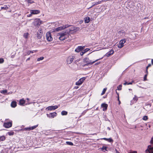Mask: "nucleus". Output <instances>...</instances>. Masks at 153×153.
Masks as SVG:
<instances>
[{"label":"nucleus","mask_w":153,"mask_h":153,"mask_svg":"<svg viewBox=\"0 0 153 153\" xmlns=\"http://www.w3.org/2000/svg\"><path fill=\"white\" fill-rule=\"evenodd\" d=\"M66 32H62L58 33V36H59V39L61 40H64L69 37V36L70 35Z\"/></svg>","instance_id":"f257e3e1"},{"label":"nucleus","mask_w":153,"mask_h":153,"mask_svg":"<svg viewBox=\"0 0 153 153\" xmlns=\"http://www.w3.org/2000/svg\"><path fill=\"white\" fill-rule=\"evenodd\" d=\"M102 57L101 58L99 59H97L94 61L91 62V60H89L88 58H86L83 59V61L84 62H85V63H87V64L85 65V66H88L89 65H91L93 64V63H94V62H95L96 61H97L99 59H102Z\"/></svg>","instance_id":"f03ea898"},{"label":"nucleus","mask_w":153,"mask_h":153,"mask_svg":"<svg viewBox=\"0 0 153 153\" xmlns=\"http://www.w3.org/2000/svg\"><path fill=\"white\" fill-rule=\"evenodd\" d=\"M70 26H71L70 25H68L62 26L54 29V31H59L65 28L69 27Z\"/></svg>","instance_id":"7ed1b4c3"},{"label":"nucleus","mask_w":153,"mask_h":153,"mask_svg":"<svg viewBox=\"0 0 153 153\" xmlns=\"http://www.w3.org/2000/svg\"><path fill=\"white\" fill-rule=\"evenodd\" d=\"M126 40L125 39H121L119 42V43L117 45L118 47L120 48L124 46V44L126 42Z\"/></svg>","instance_id":"20e7f679"},{"label":"nucleus","mask_w":153,"mask_h":153,"mask_svg":"<svg viewBox=\"0 0 153 153\" xmlns=\"http://www.w3.org/2000/svg\"><path fill=\"white\" fill-rule=\"evenodd\" d=\"M33 25L36 26H38L41 24V21L39 19H35L33 22Z\"/></svg>","instance_id":"39448f33"},{"label":"nucleus","mask_w":153,"mask_h":153,"mask_svg":"<svg viewBox=\"0 0 153 153\" xmlns=\"http://www.w3.org/2000/svg\"><path fill=\"white\" fill-rule=\"evenodd\" d=\"M46 36L48 41L50 42L52 40L53 38L51 37V33L50 32H47L46 34Z\"/></svg>","instance_id":"423d86ee"},{"label":"nucleus","mask_w":153,"mask_h":153,"mask_svg":"<svg viewBox=\"0 0 153 153\" xmlns=\"http://www.w3.org/2000/svg\"><path fill=\"white\" fill-rule=\"evenodd\" d=\"M58 108V106L57 105L51 106L47 107L46 108V109L48 111L53 110L57 109Z\"/></svg>","instance_id":"0eeeda50"},{"label":"nucleus","mask_w":153,"mask_h":153,"mask_svg":"<svg viewBox=\"0 0 153 153\" xmlns=\"http://www.w3.org/2000/svg\"><path fill=\"white\" fill-rule=\"evenodd\" d=\"M42 30H39L37 32V37L38 39H40L42 36V33L41 32ZM40 42H41V41L40 40H39Z\"/></svg>","instance_id":"6e6552de"},{"label":"nucleus","mask_w":153,"mask_h":153,"mask_svg":"<svg viewBox=\"0 0 153 153\" xmlns=\"http://www.w3.org/2000/svg\"><path fill=\"white\" fill-rule=\"evenodd\" d=\"M74 59L73 56H69L68 57L67 59V62L68 64H71Z\"/></svg>","instance_id":"1a4fd4ad"},{"label":"nucleus","mask_w":153,"mask_h":153,"mask_svg":"<svg viewBox=\"0 0 153 153\" xmlns=\"http://www.w3.org/2000/svg\"><path fill=\"white\" fill-rule=\"evenodd\" d=\"M85 78L83 77L80 78L79 80L76 83V85H81L85 80Z\"/></svg>","instance_id":"9d476101"},{"label":"nucleus","mask_w":153,"mask_h":153,"mask_svg":"<svg viewBox=\"0 0 153 153\" xmlns=\"http://www.w3.org/2000/svg\"><path fill=\"white\" fill-rule=\"evenodd\" d=\"M12 122H9L5 123L4 124V126L5 127L7 128H9L12 126Z\"/></svg>","instance_id":"9b49d317"},{"label":"nucleus","mask_w":153,"mask_h":153,"mask_svg":"<svg viewBox=\"0 0 153 153\" xmlns=\"http://www.w3.org/2000/svg\"><path fill=\"white\" fill-rule=\"evenodd\" d=\"M38 125L34 126L31 127L26 128H24V130L26 131H30L33 130L36 128L38 126Z\"/></svg>","instance_id":"f8f14e48"},{"label":"nucleus","mask_w":153,"mask_h":153,"mask_svg":"<svg viewBox=\"0 0 153 153\" xmlns=\"http://www.w3.org/2000/svg\"><path fill=\"white\" fill-rule=\"evenodd\" d=\"M85 48V46H78L76 49H75V51L76 52H79L80 51H81L82 50L84 49Z\"/></svg>","instance_id":"ddd939ff"},{"label":"nucleus","mask_w":153,"mask_h":153,"mask_svg":"<svg viewBox=\"0 0 153 153\" xmlns=\"http://www.w3.org/2000/svg\"><path fill=\"white\" fill-rule=\"evenodd\" d=\"M57 113L56 112H53L50 113L49 114H47V115L48 117L50 118H53L55 116H56Z\"/></svg>","instance_id":"4468645a"},{"label":"nucleus","mask_w":153,"mask_h":153,"mask_svg":"<svg viewBox=\"0 0 153 153\" xmlns=\"http://www.w3.org/2000/svg\"><path fill=\"white\" fill-rule=\"evenodd\" d=\"M40 11L37 10H31L30 11V13L31 14H36L40 13Z\"/></svg>","instance_id":"2eb2a0df"},{"label":"nucleus","mask_w":153,"mask_h":153,"mask_svg":"<svg viewBox=\"0 0 153 153\" xmlns=\"http://www.w3.org/2000/svg\"><path fill=\"white\" fill-rule=\"evenodd\" d=\"M101 106L103 108V111H105L107 109L108 105L105 103H102L101 104Z\"/></svg>","instance_id":"dca6fc26"},{"label":"nucleus","mask_w":153,"mask_h":153,"mask_svg":"<svg viewBox=\"0 0 153 153\" xmlns=\"http://www.w3.org/2000/svg\"><path fill=\"white\" fill-rule=\"evenodd\" d=\"M103 1L102 0V1H99L98 2H94V3H93V4L91 7H89L88 8V9L91 8V7H92L93 6H94L97 5V4H101Z\"/></svg>","instance_id":"f3484780"},{"label":"nucleus","mask_w":153,"mask_h":153,"mask_svg":"<svg viewBox=\"0 0 153 153\" xmlns=\"http://www.w3.org/2000/svg\"><path fill=\"white\" fill-rule=\"evenodd\" d=\"M118 34L120 36H123L125 35V32L124 30H121L118 31Z\"/></svg>","instance_id":"a211bd4d"},{"label":"nucleus","mask_w":153,"mask_h":153,"mask_svg":"<svg viewBox=\"0 0 153 153\" xmlns=\"http://www.w3.org/2000/svg\"><path fill=\"white\" fill-rule=\"evenodd\" d=\"M75 28L73 26H71L68 29V31H67V33H70L71 32L74 31L75 30Z\"/></svg>","instance_id":"6ab92c4d"},{"label":"nucleus","mask_w":153,"mask_h":153,"mask_svg":"<svg viewBox=\"0 0 153 153\" xmlns=\"http://www.w3.org/2000/svg\"><path fill=\"white\" fill-rule=\"evenodd\" d=\"M101 139H103V140L107 141L108 142H113V140L111 138H103Z\"/></svg>","instance_id":"aec40b11"},{"label":"nucleus","mask_w":153,"mask_h":153,"mask_svg":"<svg viewBox=\"0 0 153 153\" xmlns=\"http://www.w3.org/2000/svg\"><path fill=\"white\" fill-rule=\"evenodd\" d=\"M25 101L23 99H21L19 101V104L22 105H24L25 103Z\"/></svg>","instance_id":"412c9836"},{"label":"nucleus","mask_w":153,"mask_h":153,"mask_svg":"<svg viewBox=\"0 0 153 153\" xmlns=\"http://www.w3.org/2000/svg\"><path fill=\"white\" fill-rule=\"evenodd\" d=\"M11 106L14 108L16 106V102L15 101H12L11 104Z\"/></svg>","instance_id":"4be33fe9"},{"label":"nucleus","mask_w":153,"mask_h":153,"mask_svg":"<svg viewBox=\"0 0 153 153\" xmlns=\"http://www.w3.org/2000/svg\"><path fill=\"white\" fill-rule=\"evenodd\" d=\"M90 21V19L89 17H88L85 18V23H89Z\"/></svg>","instance_id":"5701e85b"},{"label":"nucleus","mask_w":153,"mask_h":153,"mask_svg":"<svg viewBox=\"0 0 153 153\" xmlns=\"http://www.w3.org/2000/svg\"><path fill=\"white\" fill-rule=\"evenodd\" d=\"M61 114L62 115H66L68 114V112L65 111H63L61 112Z\"/></svg>","instance_id":"b1692460"},{"label":"nucleus","mask_w":153,"mask_h":153,"mask_svg":"<svg viewBox=\"0 0 153 153\" xmlns=\"http://www.w3.org/2000/svg\"><path fill=\"white\" fill-rule=\"evenodd\" d=\"M37 51L36 50H33V51H29L27 52V54L28 55H29L30 53H33L34 52H36Z\"/></svg>","instance_id":"393cba45"},{"label":"nucleus","mask_w":153,"mask_h":153,"mask_svg":"<svg viewBox=\"0 0 153 153\" xmlns=\"http://www.w3.org/2000/svg\"><path fill=\"white\" fill-rule=\"evenodd\" d=\"M107 147H106V146H103L102 147V151H104V152H105V151H107Z\"/></svg>","instance_id":"a878e982"},{"label":"nucleus","mask_w":153,"mask_h":153,"mask_svg":"<svg viewBox=\"0 0 153 153\" xmlns=\"http://www.w3.org/2000/svg\"><path fill=\"white\" fill-rule=\"evenodd\" d=\"M5 139V137L4 136L0 137V141H3Z\"/></svg>","instance_id":"bb28decb"},{"label":"nucleus","mask_w":153,"mask_h":153,"mask_svg":"<svg viewBox=\"0 0 153 153\" xmlns=\"http://www.w3.org/2000/svg\"><path fill=\"white\" fill-rule=\"evenodd\" d=\"M44 59V57L43 56H41L40 58H38L37 59V61H39L40 60H42Z\"/></svg>","instance_id":"cd10ccee"},{"label":"nucleus","mask_w":153,"mask_h":153,"mask_svg":"<svg viewBox=\"0 0 153 153\" xmlns=\"http://www.w3.org/2000/svg\"><path fill=\"white\" fill-rule=\"evenodd\" d=\"M106 89H107L106 88H104L103 89V91H102V92L101 94V95H103L105 93Z\"/></svg>","instance_id":"c85d7f7f"},{"label":"nucleus","mask_w":153,"mask_h":153,"mask_svg":"<svg viewBox=\"0 0 153 153\" xmlns=\"http://www.w3.org/2000/svg\"><path fill=\"white\" fill-rule=\"evenodd\" d=\"M66 143L68 145H70L71 146H73V143L71 142H68L67 141L66 142Z\"/></svg>","instance_id":"c756f323"},{"label":"nucleus","mask_w":153,"mask_h":153,"mask_svg":"<svg viewBox=\"0 0 153 153\" xmlns=\"http://www.w3.org/2000/svg\"><path fill=\"white\" fill-rule=\"evenodd\" d=\"M28 35H29V34L27 33H25L24 34V36L25 38H27L28 37Z\"/></svg>","instance_id":"7c9ffc66"},{"label":"nucleus","mask_w":153,"mask_h":153,"mask_svg":"<svg viewBox=\"0 0 153 153\" xmlns=\"http://www.w3.org/2000/svg\"><path fill=\"white\" fill-rule=\"evenodd\" d=\"M1 9H4L5 10L7 9V8H8V7L7 6V5H4V7H1Z\"/></svg>","instance_id":"2f4dec72"},{"label":"nucleus","mask_w":153,"mask_h":153,"mask_svg":"<svg viewBox=\"0 0 153 153\" xmlns=\"http://www.w3.org/2000/svg\"><path fill=\"white\" fill-rule=\"evenodd\" d=\"M122 85H120L118 86H117V89L118 90H120L122 89Z\"/></svg>","instance_id":"473e14b6"},{"label":"nucleus","mask_w":153,"mask_h":153,"mask_svg":"<svg viewBox=\"0 0 153 153\" xmlns=\"http://www.w3.org/2000/svg\"><path fill=\"white\" fill-rule=\"evenodd\" d=\"M148 119V117L147 116H144L143 117V119L144 120H146Z\"/></svg>","instance_id":"72a5a7b5"},{"label":"nucleus","mask_w":153,"mask_h":153,"mask_svg":"<svg viewBox=\"0 0 153 153\" xmlns=\"http://www.w3.org/2000/svg\"><path fill=\"white\" fill-rule=\"evenodd\" d=\"M4 60L3 59L1 58H0V63H2L4 62Z\"/></svg>","instance_id":"f704fd0d"},{"label":"nucleus","mask_w":153,"mask_h":153,"mask_svg":"<svg viewBox=\"0 0 153 153\" xmlns=\"http://www.w3.org/2000/svg\"><path fill=\"white\" fill-rule=\"evenodd\" d=\"M89 50H90V49L89 48H86L85 49V50H83V51H84V52H85V53L86 52H87Z\"/></svg>","instance_id":"c9c22d12"},{"label":"nucleus","mask_w":153,"mask_h":153,"mask_svg":"<svg viewBox=\"0 0 153 153\" xmlns=\"http://www.w3.org/2000/svg\"><path fill=\"white\" fill-rule=\"evenodd\" d=\"M109 53H110L111 55L113 54L114 53V51L113 50H111L108 52Z\"/></svg>","instance_id":"e433bc0d"},{"label":"nucleus","mask_w":153,"mask_h":153,"mask_svg":"<svg viewBox=\"0 0 153 153\" xmlns=\"http://www.w3.org/2000/svg\"><path fill=\"white\" fill-rule=\"evenodd\" d=\"M147 74L148 73H146V74L145 75V76L144 77V81H145L146 79V77H147Z\"/></svg>","instance_id":"4c0bfd02"},{"label":"nucleus","mask_w":153,"mask_h":153,"mask_svg":"<svg viewBox=\"0 0 153 153\" xmlns=\"http://www.w3.org/2000/svg\"><path fill=\"white\" fill-rule=\"evenodd\" d=\"M7 92V91L6 90L2 91H1V93L3 94L6 93Z\"/></svg>","instance_id":"58836bf2"},{"label":"nucleus","mask_w":153,"mask_h":153,"mask_svg":"<svg viewBox=\"0 0 153 153\" xmlns=\"http://www.w3.org/2000/svg\"><path fill=\"white\" fill-rule=\"evenodd\" d=\"M28 2L30 4H32L34 2L33 0H28Z\"/></svg>","instance_id":"ea45409f"},{"label":"nucleus","mask_w":153,"mask_h":153,"mask_svg":"<svg viewBox=\"0 0 153 153\" xmlns=\"http://www.w3.org/2000/svg\"><path fill=\"white\" fill-rule=\"evenodd\" d=\"M106 56L107 57L110 56L111 54L110 53H109V52H108L106 54Z\"/></svg>","instance_id":"a19ab883"},{"label":"nucleus","mask_w":153,"mask_h":153,"mask_svg":"<svg viewBox=\"0 0 153 153\" xmlns=\"http://www.w3.org/2000/svg\"><path fill=\"white\" fill-rule=\"evenodd\" d=\"M85 53V52H84V51H83L81 52L80 53V55L81 56H82Z\"/></svg>","instance_id":"79ce46f5"},{"label":"nucleus","mask_w":153,"mask_h":153,"mask_svg":"<svg viewBox=\"0 0 153 153\" xmlns=\"http://www.w3.org/2000/svg\"><path fill=\"white\" fill-rule=\"evenodd\" d=\"M134 81H132V82H129V83H128V84H127V85H131L132 84V83L133 82H134Z\"/></svg>","instance_id":"37998d69"},{"label":"nucleus","mask_w":153,"mask_h":153,"mask_svg":"<svg viewBox=\"0 0 153 153\" xmlns=\"http://www.w3.org/2000/svg\"><path fill=\"white\" fill-rule=\"evenodd\" d=\"M133 99L135 100L136 101H137L138 100V98L137 97H136L135 96V97L133 98Z\"/></svg>","instance_id":"c03bdc74"},{"label":"nucleus","mask_w":153,"mask_h":153,"mask_svg":"<svg viewBox=\"0 0 153 153\" xmlns=\"http://www.w3.org/2000/svg\"><path fill=\"white\" fill-rule=\"evenodd\" d=\"M15 53L13 55H12L11 56V58H13L15 56Z\"/></svg>","instance_id":"a18cd8bd"},{"label":"nucleus","mask_w":153,"mask_h":153,"mask_svg":"<svg viewBox=\"0 0 153 153\" xmlns=\"http://www.w3.org/2000/svg\"><path fill=\"white\" fill-rule=\"evenodd\" d=\"M148 67L147 66L146 67V73H148V71H147V70H148Z\"/></svg>","instance_id":"49530a36"},{"label":"nucleus","mask_w":153,"mask_h":153,"mask_svg":"<svg viewBox=\"0 0 153 153\" xmlns=\"http://www.w3.org/2000/svg\"><path fill=\"white\" fill-rule=\"evenodd\" d=\"M127 84L128 82H125L124 83H123V85H127Z\"/></svg>","instance_id":"de8ad7c7"},{"label":"nucleus","mask_w":153,"mask_h":153,"mask_svg":"<svg viewBox=\"0 0 153 153\" xmlns=\"http://www.w3.org/2000/svg\"><path fill=\"white\" fill-rule=\"evenodd\" d=\"M86 112V111H85L83 112L82 113V114H84Z\"/></svg>","instance_id":"09e8293b"},{"label":"nucleus","mask_w":153,"mask_h":153,"mask_svg":"<svg viewBox=\"0 0 153 153\" xmlns=\"http://www.w3.org/2000/svg\"><path fill=\"white\" fill-rule=\"evenodd\" d=\"M30 59V57L28 58L26 60V61H27L28 60H29Z\"/></svg>","instance_id":"8fccbe9b"},{"label":"nucleus","mask_w":153,"mask_h":153,"mask_svg":"<svg viewBox=\"0 0 153 153\" xmlns=\"http://www.w3.org/2000/svg\"><path fill=\"white\" fill-rule=\"evenodd\" d=\"M107 128L109 130H111V128H110L109 127H107Z\"/></svg>","instance_id":"3c124183"},{"label":"nucleus","mask_w":153,"mask_h":153,"mask_svg":"<svg viewBox=\"0 0 153 153\" xmlns=\"http://www.w3.org/2000/svg\"><path fill=\"white\" fill-rule=\"evenodd\" d=\"M152 64L153 65V59H152L151 60Z\"/></svg>","instance_id":"603ef678"},{"label":"nucleus","mask_w":153,"mask_h":153,"mask_svg":"<svg viewBox=\"0 0 153 153\" xmlns=\"http://www.w3.org/2000/svg\"><path fill=\"white\" fill-rule=\"evenodd\" d=\"M151 66V64H149L148 66V67H150Z\"/></svg>","instance_id":"864d4df0"},{"label":"nucleus","mask_w":153,"mask_h":153,"mask_svg":"<svg viewBox=\"0 0 153 153\" xmlns=\"http://www.w3.org/2000/svg\"><path fill=\"white\" fill-rule=\"evenodd\" d=\"M70 37H71V36H69V37H68V39L69 40H71V39L70 38Z\"/></svg>","instance_id":"5fc2aeb1"},{"label":"nucleus","mask_w":153,"mask_h":153,"mask_svg":"<svg viewBox=\"0 0 153 153\" xmlns=\"http://www.w3.org/2000/svg\"><path fill=\"white\" fill-rule=\"evenodd\" d=\"M117 100H118L119 101L120 100H119V96H118V99H117Z\"/></svg>","instance_id":"6e6d98bb"},{"label":"nucleus","mask_w":153,"mask_h":153,"mask_svg":"<svg viewBox=\"0 0 153 153\" xmlns=\"http://www.w3.org/2000/svg\"><path fill=\"white\" fill-rule=\"evenodd\" d=\"M75 88L76 89H77V88H78V87H77V86H76V87H75Z\"/></svg>","instance_id":"4d7b16f0"},{"label":"nucleus","mask_w":153,"mask_h":153,"mask_svg":"<svg viewBox=\"0 0 153 153\" xmlns=\"http://www.w3.org/2000/svg\"><path fill=\"white\" fill-rule=\"evenodd\" d=\"M116 153H120V152H118L116 150Z\"/></svg>","instance_id":"13d9d810"},{"label":"nucleus","mask_w":153,"mask_h":153,"mask_svg":"<svg viewBox=\"0 0 153 153\" xmlns=\"http://www.w3.org/2000/svg\"><path fill=\"white\" fill-rule=\"evenodd\" d=\"M26 100H27V101H29V98H27L26 99Z\"/></svg>","instance_id":"bf43d9fd"},{"label":"nucleus","mask_w":153,"mask_h":153,"mask_svg":"<svg viewBox=\"0 0 153 153\" xmlns=\"http://www.w3.org/2000/svg\"><path fill=\"white\" fill-rule=\"evenodd\" d=\"M100 63V62H98V63H97L95 64V65H98V64H99Z\"/></svg>","instance_id":"052dcab7"},{"label":"nucleus","mask_w":153,"mask_h":153,"mask_svg":"<svg viewBox=\"0 0 153 153\" xmlns=\"http://www.w3.org/2000/svg\"><path fill=\"white\" fill-rule=\"evenodd\" d=\"M31 103H27L26 104V105H27V104H31Z\"/></svg>","instance_id":"680f3d73"},{"label":"nucleus","mask_w":153,"mask_h":153,"mask_svg":"<svg viewBox=\"0 0 153 153\" xmlns=\"http://www.w3.org/2000/svg\"><path fill=\"white\" fill-rule=\"evenodd\" d=\"M119 104H120V101H119Z\"/></svg>","instance_id":"e2e57ef3"},{"label":"nucleus","mask_w":153,"mask_h":153,"mask_svg":"<svg viewBox=\"0 0 153 153\" xmlns=\"http://www.w3.org/2000/svg\"><path fill=\"white\" fill-rule=\"evenodd\" d=\"M117 95H118V96H119L118 94L117 93Z\"/></svg>","instance_id":"0e129e2a"},{"label":"nucleus","mask_w":153,"mask_h":153,"mask_svg":"<svg viewBox=\"0 0 153 153\" xmlns=\"http://www.w3.org/2000/svg\"><path fill=\"white\" fill-rule=\"evenodd\" d=\"M129 90H131V89H129Z\"/></svg>","instance_id":"69168bd1"}]
</instances>
